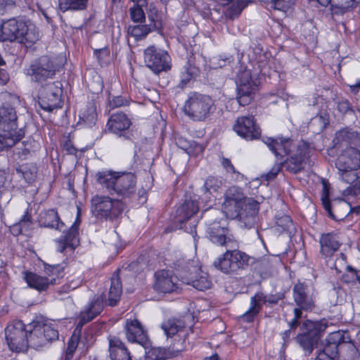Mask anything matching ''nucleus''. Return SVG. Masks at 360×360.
Wrapping results in <instances>:
<instances>
[{"label":"nucleus","mask_w":360,"mask_h":360,"mask_svg":"<svg viewBox=\"0 0 360 360\" xmlns=\"http://www.w3.org/2000/svg\"><path fill=\"white\" fill-rule=\"evenodd\" d=\"M264 143L275 155L277 162L271 169L265 174L267 181L274 179L283 166L292 173H297L304 168V165L309 156V146L302 141L294 142L288 139L267 137Z\"/></svg>","instance_id":"obj_1"},{"label":"nucleus","mask_w":360,"mask_h":360,"mask_svg":"<svg viewBox=\"0 0 360 360\" xmlns=\"http://www.w3.org/2000/svg\"><path fill=\"white\" fill-rule=\"evenodd\" d=\"M201 191L202 193L199 198L201 200L200 203H204L205 206L210 207L222 191L221 181L215 177L210 176L205 180ZM199 207L200 202H197L196 197L193 196V199L186 200L177 208L174 217V222L179 224V228L190 233L195 243L197 236L195 231L197 221L192 217L199 210ZM195 246H196L195 243Z\"/></svg>","instance_id":"obj_2"},{"label":"nucleus","mask_w":360,"mask_h":360,"mask_svg":"<svg viewBox=\"0 0 360 360\" xmlns=\"http://www.w3.org/2000/svg\"><path fill=\"white\" fill-rule=\"evenodd\" d=\"M259 203L245 197L241 188L232 186L226 190L222 204V212L227 218L238 219L240 226L250 229L257 221Z\"/></svg>","instance_id":"obj_3"},{"label":"nucleus","mask_w":360,"mask_h":360,"mask_svg":"<svg viewBox=\"0 0 360 360\" xmlns=\"http://www.w3.org/2000/svg\"><path fill=\"white\" fill-rule=\"evenodd\" d=\"M360 360L359 353L347 330L330 333L324 340L323 348L316 352L315 360Z\"/></svg>","instance_id":"obj_4"},{"label":"nucleus","mask_w":360,"mask_h":360,"mask_svg":"<svg viewBox=\"0 0 360 360\" xmlns=\"http://www.w3.org/2000/svg\"><path fill=\"white\" fill-rule=\"evenodd\" d=\"M44 225L63 231L62 236L56 240V249L63 252L69 248L71 251L79 244V226L81 224V210L77 207V217L70 229L65 231V224L60 221L58 212L53 210L46 211L41 217Z\"/></svg>","instance_id":"obj_5"},{"label":"nucleus","mask_w":360,"mask_h":360,"mask_svg":"<svg viewBox=\"0 0 360 360\" xmlns=\"http://www.w3.org/2000/svg\"><path fill=\"white\" fill-rule=\"evenodd\" d=\"M15 108L8 104L0 106V153L12 148L24 136L22 128L18 127Z\"/></svg>","instance_id":"obj_6"},{"label":"nucleus","mask_w":360,"mask_h":360,"mask_svg":"<svg viewBox=\"0 0 360 360\" xmlns=\"http://www.w3.org/2000/svg\"><path fill=\"white\" fill-rule=\"evenodd\" d=\"M340 179L349 184L344 195H352L351 186L360 178V152L354 148H347L338 158L335 162Z\"/></svg>","instance_id":"obj_7"},{"label":"nucleus","mask_w":360,"mask_h":360,"mask_svg":"<svg viewBox=\"0 0 360 360\" xmlns=\"http://www.w3.org/2000/svg\"><path fill=\"white\" fill-rule=\"evenodd\" d=\"M98 181L110 193L126 198L135 193L136 177L131 173H120L112 171L101 172L97 174Z\"/></svg>","instance_id":"obj_8"},{"label":"nucleus","mask_w":360,"mask_h":360,"mask_svg":"<svg viewBox=\"0 0 360 360\" xmlns=\"http://www.w3.org/2000/svg\"><path fill=\"white\" fill-rule=\"evenodd\" d=\"M60 321H44L42 318L34 320L27 328V347L38 349L58 337Z\"/></svg>","instance_id":"obj_9"},{"label":"nucleus","mask_w":360,"mask_h":360,"mask_svg":"<svg viewBox=\"0 0 360 360\" xmlns=\"http://www.w3.org/2000/svg\"><path fill=\"white\" fill-rule=\"evenodd\" d=\"M104 300L105 296H103V295H101L98 296L95 300L91 301L86 308L84 311H81L77 327L72 335L68 340L64 357L65 360H70L72 359L73 354L79 345V335L82 326L86 323L91 321L102 311L104 306Z\"/></svg>","instance_id":"obj_10"},{"label":"nucleus","mask_w":360,"mask_h":360,"mask_svg":"<svg viewBox=\"0 0 360 360\" xmlns=\"http://www.w3.org/2000/svg\"><path fill=\"white\" fill-rule=\"evenodd\" d=\"M124 203L107 195H97L91 200V212L98 219L113 221L123 213Z\"/></svg>","instance_id":"obj_11"},{"label":"nucleus","mask_w":360,"mask_h":360,"mask_svg":"<svg viewBox=\"0 0 360 360\" xmlns=\"http://www.w3.org/2000/svg\"><path fill=\"white\" fill-rule=\"evenodd\" d=\"M39 39L35 24H1L0 41L33 44Z\"/></svg>","instance_id":"obj_12"},{"label":"nucleus","mask_w":360,"mask_h":360,"mask_svg":"<svg viewBox=\"0 0 360 360\" xmlns=\"http://www.w3.org/2000/svg\"><path fill=\"white\" fill-rule=\"evenodd\" d=\"M185 114L194 121H204L214 110V101L208 96L193 93L185 103Z\"/></svg>","instance_id":"obj_13"},{"label":"nucleus","mask_w":360,"mask_h":360,"mask_svg":"<svg viewBox=\"0 0 360 360\" xmlns=\"http://www.w3.org/2000/svg\"><path fill=\"white\" fill-rule=\"evenodd\" d=\"M328 321L323 319L319 321L307 320L303 323L302 326L304 331L296 338L297 342L304 350L306 355H309L315 344L320 338L321 334L330 325Z\"/></svg>","instance_id":"obj_14"},{"label":"nucleus","mask_w":360,"mask_h":360,"mask_svg":"<svg viewBox=\"0 0 360 360\" xmlns=\"http://www.w3.org/2000/svg\"><path fill=\"white\" fill-rule=\"evenodd\" d=\"M63 64V58L58 63V58H50L48 56H41L33 61L28 68L24 69L26 75L30 76L34 82H41L46 79L51 78Z\"/></svg>","instance_id":"obj_15"},{"label":"nucleus","mask_w":360,"mask_h":360,"mask_svg":"<svg viewBox=\"0 0 360 360\" xmlns=\"http://www.w3.org/2000/svg\"><path fill=\"white\" fill-rule=\"evenodd\" d=\"M236 84L238 104L243 106L249 104L257 87L255 75H253L249 69L241 65L237 73Z\"/></svg>","instance_id":"obj_16"},{"label":"nucleus","mask_w":360,"mask_h":360,"mask_svg":"<svg viewBox=\"0 0 360 360\" xmlns=\"http://www.w3.org/2000/svg\"><path fill=\"white\" fill-rule=\"evenodd\" d=\"M249 256L240 250H227L214 262V266L224 274L236 273L248 265Z\"/></svg>","instance_id":"obj_17"},{"label":"nucleus","mask_w":360,"mask_h":360,"mask_svg":"<svg viewBox=\"0 0 360 360\" xmlns=\"http://www.w3.org/2000/svg\"><path fill=\"white\" fill-rule=\"evenodd\" d=\"M27 328L19 320L11 322L5 329V338L8 348L15 352H25L27 349Z\"/></svg>","instance_id":"obj_18"},{"label":"nucleus","mask_w":360,"mask_h":360,"mask_svg":"<svg viewBox=\"0 0 360 360\" xmlns=\"http://www.w3.org/2000/svg\"><path fill=\"white\" fill-rule=\"evenodd\" d=\"M62 84L57 81L42 86L39 91L40 107L48 112L61 107Z\"/></svg>","instance_id":"obj_19"},{"label":"nucleus","mask_w":360,"mask_h":360,"mask_svg":"<svg viewBox=\"0 0 360 360\" xmlns=\"http://www.w3.org/2000/svg\"><path fill=\"white\" fill-rule=\"evenodd\" d=\"M144 61L153 72L159 73L170 69V57L167 52L155 46H150L144 51Z\"/></svg>","instance_id":"obj_20"},{"label":"nucleus","mask_w":360,"mask_h":360,"mask_svg":"<svg viewBox=\"0 0 360 360\" xmlns=\"http://www.w3.org/2000/svg\"><path fill=\"white\" fill-rule=\"evenodd\" d=\"M179 281V276H175L172 271L162 269L155 273L153 288L159 293L178 292L181 288Z\"/></svg>","instance_id":"obj_21"},{"label":"nucleus","mask_w":360,"mask_h":360,"mask_svg":"<svg viewBox=\"0 0 360 360\" xmlns=\"http://www.w3.org/2000/svg\"><path fill=\"white\" fill-rule=\"evenodd\" d=\"M150 344L148 347H141L143 351L145 359L148 360H165L177 356L181 352L186 349V340L176 341L168 348H150Z\"/></svg>","instance_id":"obj_22"},{"label":"nucleus","mask_w":360,"mask_h":360,"mask_svg":"<svg viewBox=\"0 0 360 360\" xmlns=\"http://www.w3.org/2000/svg\"><path fill=\"white\" fill-rule=\"evenodd\" d=\"M150 344L148 347H141L143 351L145 359L148 360H165L177 356L181 352L186 349V340L176 341L168 348H150Z\"/></svg>","instance_id":"obj_23"},{"label":"nucleus","mask_w":360,"mask_h":360,"mask_svg":"<svg viewBox=\"0 0 360 360\" xmlns=\"http://www.w3.org/2000/svg\"><path fill=\"white\" fill-rule=\"evenodd\" d=\"M188 272L184 271L179 273L181 282L191 285L198 290H205L210 288L211 282L207 274L201 269V267L193 266L188 269Z\"/></svg>","instance_id":"obj_24"},{"label":"nucleus","mask_w":360,"mask_h":360,"mask_svg":"<svg viewBox=\"0 0 360 360\" xmlns=\"http://www.w3.org/2000/svg\"><path fill=\"white\" fill-rule=\"evenodd\" d=\"M227 226L228 222L225 219L214 221L207 224L206 233L213 243L228 246V244L232 242Z\"/></svg>","instance_id":"obj_25"},{"label":"nucleus","mask_w":360,"mask_h":360,"mask_svg":"<svg viewBox=\"0 0 360 360\" xmlns=\"http://www.w3.org/2000/svg\"><path fill=\"white\" fill-rule=\"evenodd\" d=\"M233 130L238 136L248 141L257 139L261 136V130L256 124L253 116L238 117L233 125Z\"/></svg>","instance_id":"obj_26"},{"label":"nucleus","mask_w":360,"mask_h":360,"mask_svg":"<svg viewBox=\"0 0 360 360\" xmlns=\"http://www.w3.org/2000/svg\"><path fill=\"white\" fill-rule=\"evenodd\" d=\"M124 328L126 337L129 342H136L141 347L149 345L146 332L136 319H127Z\"/></svg>","instance_id":"obj_27"},{"label":"nucleus","mask_w":360,"mask_h":360,"mask_svg":"<svg viewBox=\"0 0 360 360\" xmlns=\"http://www.w3.org/2000/svg\"><path fill=\"white\" fill-rule=\"evenodd\" d=\"M278 298L274 296H267L263 292H257L250 299L249 309L243 314L242 319L246 322L253 321L255 316L259 313L262 304L269 302L275 304Z\"/></svg>","instance_id":"obj_28"},{"label":"nucleus","mask_w":360,"mask_h":360,"mask_svg":"<svg viewBox=\"0 0 360 360\" xmlns=\"http://www.w3.org/2000/svg\"><path fill=\"white\" fill-rule=\"evenodd\" d=\"M334 146L349 143L348 148H354L356 150L360 152V134H356L348 128L342 129L336 132L333 139Z\"/></svg>","instance_id":"obj_29"},{"label":"nucleus","mask_w":360,"mask_h":360,"mask_svg":"<svg viewBox=\"0 0 360 360\" xmlns=\"http://www.w3.org/2000/svg\"><path fill=\"white\" fill-rule=\"evenodd\" d=\"M23 278L30 288L39 291L45 290L50 285L54 284L53 278H47L31 271L23 272Z\"/></svg>","instance_id":"obj_30"},{"label":"nucleus","mask_w":360,"mask_h":360,"mask_svg":"<svg viewBox=\"0 0 360 360\" xmlns=\"http://www.w3.org/2000/svg\"><path fill=\"white\" fill-rule=\"evenodd\" d=\"M109 352L112 360H131L128 349L116 337L109 338Z\"/></svg>","instance_id":"obj_31"},{"label":"nucleus","mask_w":360,"mask_h":360,"mask_svg":"<svg viewBox=\"0 0 360 360\" xmlns=\"http://www.w3.org/2000/svg\"><path fill=\"white\" fill-rule=\"evenodd\" d=\"M131 124L130 119L123 112H119L111 115L108 123V130L114 134L128 129Z\"/></svg>","instance_id":"obj_32"},{"label":"nucleus","mask_w":360,"mask_h":360,"mask_svg":"<svg viewBox=\"0 0 360 360\" xmlns=\"http://www.w3.org/2000/svg\"><path fill=\"white\" fill-rule=\"evenodd\" d=\"M293 297L296 304L302 309H309L313 307L312 298L307 293V286L302 283L295 285Z\"/></svg>","instance_id":"obj_33"},{"label":"nucleus","mask_w":360,"mask_h":360,"mask_svg":"<svg viewBox=\"0 0 360 360\" xmlns=\"http://www.w3.org/2000/svg\"><path fill=\"white\" fill-rule=\"evenodd\" d=\"M321 252L326 257H330L338 250L340 243L338 240L337 236L333 233H326L322 235L320 239Z\"/></svg>","instance_id":"obj_34"},{"label":"nucleus","mask_w":360,"mask_h":360,"mask_svg":"<svg viewBox=\"0 0 360 360\" xmlns=\"http://www.w3.org/2000/svg\"><path fill=\"white\" fill-rule=\"evenodd\" d=\"M33 222L32 221L31 217L28 213V210H26L20 220L10 227V231L15 236H17L20 234L29 236L30 234Z\"/></svg>","instance_id":"obj_35"},{"label":"nucleus","mask_w":360,"mask_h":360,"mask_svg":"<svg viewBox=\"0 0 360 360\" xmlns=\"http://www.w3.org/2000/svg\"><path fill=\"white\" fill-rule=\"evenodd\" d=\"M39 148V144L34 139L30 138L16 148L14 155L20 160H27Z\"/></svg>","instance_id":"obj_36"},{"label":"nucleus","mask_w":360,"mask_h":360,"mask_svg":"<svg viewBox=\"0 0 360 360\" xmlns=\"http://www.w3.org/2000/svg\"><path fill=\"white\" fill-rule=\"evenodd\" d=\"M122 283L117 275H113L111 278V285L108 292V304L115 306L120 300L122 294Z\"/></svg>","instance_id":"obj_37"},{"label":"nucleus","mask_w":360,"mask_h":360,"mask_svg":"<svg viewBox=\"0 0 360 360\" xmlns=\"http://www.w3.org/2000/svg\"><path fill=\"white\" fill-rule=\"evenodd\" d=\"M96 111L94 104H89L85 110L79 114V122L83 123L88 127L95 124L96 121Z\"/></svg>","instance_id":"obj_38"},{"label":"nucleus","mask_w":360,"mask_h":360,"mask_svg":"<svg viewBox=\"0 0 360 360\" xmlns=\"http://www.w3.org/2000/svg\"><path fill=\"white\" fill-rule=\"evenodd\" d=\"M155 24H136L129 25L127 28L128 35L134 37L136 40L141 39L146 37L150 31V26Z\"/></svg>","instance_id":"obj_39"},{"label":"nucleus","mask_w":360,"mask_h":360,"mask_svg":"<svg viewBox=\"0 0 360 360\" xmlns=\"http://www.w3.org/2000/svg\"><path fill=\"white\" fill-rule=\"evenodd\" d=\"M162 328L167 337L177 334L178 337L181 336L183 323L180 320L169 319L164 323Z\"/></svg>","instance_id":"obj_40"},{"label":"nucleus","mask_w":360,"mask_h":360,"mask_svg":"<svg viewBox=\"0 0 360 360\" xmlns=\"http://www.w3.org/2000/svg\"><path fill=\"white\" fill-rule=\"evenodd\" d=\"M135 5L131 7L129 9L131 19L134 22H143L145 21V13L143 10V7L147 5L146 0H144V3L139 1V0H131Z\"/></svg>","instance_id":"obj_41"},{"label":"nucleus","mask_w":360,"mask_h":360,"mask_svg":"<svg viewBox=\"0 0 360 360\" xmlns=\"http://www.w3.org/2000/svg\"><path fill=\"white\" fill-rule=\"evenodd\" d=\"M16 172L27 183H32L34 181L37 169L34 165H22L16 168Z\"/></svg>","instance_id":"obj_42"},{"label":"nucleus","mask_w":360,"mask_h":360,"mask_svg":"<svg viewBox=\"0 0 360 360\" xmlns=\"http://www.w3.org/2000/svg\"><path fill=\"white\" fill-rule=\"evenodd\" d=\"M315 1L323 6H327L329 4L341 9L347 10L353 7L359 0H309Z\"/></svg>","instance_id":"obj_43"},{"label":"nucleus","mask_w":360,"mask_h":360,"mask_svg":"<svg viewBox=\"0 0 360 360\" xmlns=\"http://www.w3.org/2000/svg\"><path fill=\"white\" fill-rule=\"evenodd\" d=\"M198 72L199 70L195 66L192 65L190 63H187L184 66V71L181 74L180 84L181 87H184L188 84H189L191 81L195 79Z\"/></svg>","instance_id":"obj_44"},{"label":"nucleus","mask_w":360,"mask_h":360,"mask_svg":"<svg viewBox=\"0 0 360 360\" xmlns=\"http://www.w3.org/2000/svg\"><path fill=\"white\" fill-rule=\"evenodd\" d=\"M60 9L66 11L68 10H83L86 8L87 0H58Z\"/></svg>","instance_id":"obj_45"},{"label":"nucleus","mask_w":360,"mask_h":360,"mask_svg":"<svg viewBox=\"0 0 360 360\" xmlns=\"http://www.w3.org/2000/svg\"><path fill=\"white\" fill-rule=\"evenodd\" d=\"M292 227L293 224L290 216L284 214L281 217L276 218L275 229L278 232L282 233L287 231L290 234Z\"/></svg>","instance_id":"obj_46"},{"label":"nucleus","mask_w":360,"mask_h":360,"mask_svg":"<svg viewBox=\"0 0 360 360\" xmlns=\"http://www.w3.org/2000/svg\"><path fill=\"white\" fill-rule=\"evenodd\" d=\"M295 2V0H271V7L275 11H281L288 15L291 12L290 10Z\"/></svg>","instance_id":"obj_47"},{"label":"nucleus","mask_w":360,"mask_h":360,"mask_svg":"<svg viewBox=\"0 0 360 360\" xmlns=\"http://www.w3.org/2000/svg\"><path fill=\"white\" fill-rule=\"evenodd\" d=\"M247 6V4L240 2V4H233L224 11V15L227 20H234L239 16L242 10Z\"/></svg>","instance_id":"obj_48"},{"label":"nucleus","mask_w":360,"mask_h":360,"mask_svg":"<svg viewBox=\"0 0 360 360\" xmlns=\"http://www.w3.org/2000/svg\"><path fill=\"white\" fill-rule=\"evenodd\" d=\"M321 202H322L323 208L327 212V213L330 217H331L332 219H338V220L342 219V218L335 217V216L332 212L330 202V200H329V190H328V188L327 187V185L326 183L323 184V192L321 194Z\"/></svg>","instance_id":"obj_49"},{"label":"nucleus","mask_w":360,"mask_h":360,"mask_svg":"<svg viewBox=\"0 0 360 360\" xmlns=\"http://www.w3.org/2000/svg\"><path fill=\"white\" fill-rule=\"evenodd\" d=\"M44 271L47 274L46 276L47 278H53L54 284L56 283V279L63 276V267L60 264L56 265H44Z\"/></svg>","instance_id":"obj_50"},{"label":"nucleus","mask_w":360,"mask_h":360,"mask_svg":"<svg viewBox=\"0 0 360 360\" xmlns=\"http://www.w3.org/2000/svg\"><path fill=\"white\" fill-rule=\"evenodd\" d=\"M330 267L334 268L340 273H341L344 269L352 270L351 266L347 265L346 257L343 253H341L340 256L337 257L333 266H331Z\"/></svg>","instance_id":"obj_51"},{"label":"nucleus","mask_w":360,"mask_h":360,"mask_svg":"<svg viewBox=\"0 0 360 360\" xmlns=\"http://www.w3.org/2000/svg\"><path fill=\"white\" fill-rule=\"evenodd\" d=\"M221 164L223 166V167L226 170L227 172L236 174V179L237 181H240L244 179L243 174L236 171L235 167H233L229 159L225 158H221Z\"/></svg>","instance_id":"obj_52"},{"label":"nucleus","mask_w":360,"mask_h":360,"mask_svg":"<svg viewBox=\"0 0 360 360\" xmlns=\"http://www.w3.org/2000/svg\"><path fill=\"white\" fill-rule=\"evenodd\" d=\"M317 122L319 124L320 131H323L329 122L328 115L325 112H319L317 115L311 120V123Z\"/></svg>","instance_id":"obj_53"},{"label":"nucleus","mask_w":360,"mask_h":360,"mask_svg":"<svg viewBox=\"0 0 360 360\" xmlns=\"http://www.w3.org/2000/svg\"><path fill=\"white\" fill-rule=\"evenodd\" d=\"M109 105L112 108H119L129 105V100L121 96H117L109 100Z\"/></svg>","instance_id":"obj_54"},{"label":"nucleus","mask_w":360,"mask_h":360,"mask_svg":"<svg viewBox=\"0 0 360 360\" xmlns=\"http://www.w3.org/2000/svg\"><path fill=\"white\" fill-rule=\"evenodd\" d=\"M351 108L350 104L348 101L344 100L342 101H340L338 103V110L341 113H346L347 111H349Z\"/></svg>","instance_id":"obj_55"},{"label":"nucleus","mask_w":360,"mask_h":360,"mask_svg":"<svg viewBox=\"0 0 360 360\" xmlns=\"http://www.w3.org/2000/svg\"><path fill=\"white\" fill-rule=\"evenodd\" d=\"M301 309H294V319L290 322L289 325L291 328H295L297 326L298 321L297 319H300L302 316V311Z\"/></svg>","instance_id":"obj_56"},{"label":"nucleus","mask_w":360,"mask_h":360,"mask_svg":"<svg viewBox=\"0 0 360 360\" xmlns=\"http://www.w3.org/2000/svg\"><path fill=\"white\" fill-rule=\"evenodd\" d=\"M339 207L342 209H345L347 211H348L347 214L352 212H355L356 214H358L360 212L359 207H356L352 209L351 207V206L345 202H341Z\"/></svg>","instance_id":"obj_57"},{"label":"nucleus","mask_w":360,"mask_h":360,"mask_svg":"<svg viewBox=\"0 0 360 360\" xmlns=\"http://www.w3.org/2000/svg\"><path fill=\"white\" fill-rule=\"evenodd\" d=\"M14 5L15 1L13 0H0V10L13 7Z\"/></svg>","instance_id":"obj_58"},{"label":"nucleus","mask_w":360,"mask_h":360,"mask_svg":"<svg viewBox=\"0 0 360 360\" xmlns=\"http://www.w3.org/2000/svg\"><path fill=\"white\" fill-rule=\"evenodd\" d=\"M109 53L107 49H97L94 51V55L98 58V60H101L103 56Z\"/></svg>","instance_id":"obj_59"},{"label":"nucleus","mask_w":360,"mask_h":360,"mask_svg":"<svg viewBox=\"0 0 360 360\" xmlns=\"http://www.w3.org/2000/svg\"><path fill=\"white\" fill-rule=\"evenodd\" d=\"M156 10H150V14L148 15L149 19L151 21V22L155 23V22H160V20L158 18H154L152 15L153 13H156Z\"/></svg>","instance_id":"obj_60"},{"label":"nucleus","mask_w":360,"mask_h":360,"mask_svg":"<svg viewBox=\"0 0 360 360\" xmlns=\"http://www.w3.org/2000/svg\"><path fill=\"white\" fill-rule=\"evenodd\" d=\"M146 191L145 190H141L139 191V200L142 202H146Z\"/></svg>","instance_id":"obj_61"},{"label":"nucleus","mask_w":360,"mask_h":360,"mask_svg":"<svg viewBox=\"0 0 360 360\" xmlns=\"http://www.w3.org/2000/svg\"><path fill=\"white\" fill-rule=\"evenodd\" d=\"M226 30L228 32H231V34H235L236 32L234 31L235 25L236 24L231 23V24H226Z\"/></svg>","instance_id":"obj_62"},{"label":"nucleus","mask_w":360,"mask_h":360,"mask_svg":"<svg viewBox=\"0 0 360 360\" xmlns=\"http://www.w3.org/2000/svg\"><path fill=\"white\" fill-rule=\"evenodd\" d=\"M359 89H360V79L354 84L350 86V89L353 92Z\"/></svg>","instance_id":"obj_63"},{"label":"nucleus","mask_w":360,"mask_h":360,"mask_svg":"<svg viewBox=\"0 0 360 360\" xmlns=\"http://www.w3.org/2000/svg\"><path fill=\"white\" fill-rule=\"evenodd\" d=\"M82 283V280L77 279L75 282H71L70 284V288L71 289H75L77 286H79Z\"/></svg>","instance_id":"obj_64"}]
</instances>
